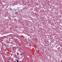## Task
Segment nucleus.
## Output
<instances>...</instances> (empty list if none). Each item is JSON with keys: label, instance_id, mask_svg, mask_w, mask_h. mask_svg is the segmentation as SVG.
Returning a JSON list of instances; mask_svg holds the SVG:
<instances>
[{"label": "nucleus", "instance_id": "obj_3", "mask_svg": "<svg viewBox=\"0 0 62 62\" xmlns=\"http://www.w3.org/2000/svg\"><path fill=\"white\" fill-rule=\"evenodd\" d=\"M22 57H23V55H22Z\"/></svg>", "mask_w": 62, "mask_h": 62}, {"label": "nucleus", "instance_id": "obj_1", "mask_svg": "<svg viewBox=\"0 0 62 62\" xmlns=\"http://www.w3.org/2000/svg\"><path fill=\"white\" fill-rule=\"evenodd\" d=\"M17 62H19V60H17Z\"/></svg>", "mask_w": 62, "mask_h": 62}, {"label": "nucleus", "instance_id": "obj_2", "mask_svg": "<svg viewBox=\"0 0 62 62\" xmlns=\"http://www.w3.org/2000/svg\"><path fill=\"white\" fill-rule=\"evenodd\" d=\"M20 55H23V54H21Z\"/></svg>", "mask_w": 62, "mask_h": 62}]
</instances>
